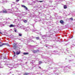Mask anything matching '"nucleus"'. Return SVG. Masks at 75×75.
<instances>
[{
    "instance_id": "f257e3e1",
    "label": "nucleus",
    "mask_w": 75,
    "mask_h": 75,
    "mask_svg": "<svg viewBox=\"0 0 75 75\" xmlns=\"http://www.w3.org/2000/svg\"><path fill=\"white\" fill-rule=\"evenodd\" d=\"M44 58L45 59H47V62L50 64V65H51V64H52V59H50L49 57H45Z\"/></svg>"
},
{
    "instance_id": "f03ea898",
    "label": "nucleus",
    "mask_w": 75,
    "mask_h": 75,
    "mask_svg": "<svg viewBox=\"0 0 75 75\" xmlns=\"http://www.w3.org/2000/svg\"><path fill=\"white\" fill-rule=\"evenodd\" d=\"M58 52V51H57V50H54L53 52H48L47 54H49L50 55H51L53 54H55L56 53H57Z\"/></svg>"
},
{
    "instance_id": "7ed1b4c3",
    "label": "nucleus",
    "mask_w": 75,
    "mask_h": 75,
    "mask_svg": "<svg viewBox=\"0 0 75 75\" xmlns=\"http://www.w3.org/2000/svg\"><path fill=\"white\" fill-rule=\"evenodd\" d=\"M7 23H10L9 22H0V25L1 27H3V26H4V25L6 24H7Z\"/></svg>"
},
{
    "instance_id": "20e7f679",
    "label": "nucleus",
    "mask_w": 75,
    "mask_h": 75,
    "mask_svg": "<svg viewBox=\"0 0 75 75\" xmlns=\"http://www.w3.org/2000/svg\"><path fill=\"white\" fill-rule=\"evenodd\" d=\"M67 67H68V66H66L64 67V72L68 73L69 72V70L66 69V68H67Z\"/></svg>"
},
{
    "instance_id": "39448f33",
    "label": "nucleus",
    "mask_w": 75,
    "mask_h": 75,
    "mask_svg": "<svg viewBox=\"0 0 75 75\" xmlns=\"http://www.w3.org/2000/svg\"><path fill=\"white\" fill-rule=\"evenodd\" d=\"M17 43H13V48L15 50H16L17 48Z\"/></svg>"
},
{
    "instance_id": "423d86ee",
    "label": "nucleus",
    "mask_w": 75,
    "mask_h": 75,
    "mask_svg": "<svg viewBox=\"0 0 75 75\" xmlns=\"http://www.w3.org/2000/svg\"><path fill=\"white\" fill-rule=\"evenodd\" d=\"M60 72V71L58 70H55L53 71L54 74H57Z\"/></svg>"
},
{
    "instance_id": "0eeeda50",
    "label": "nucleus",
    "mask_w": 75,
    "mask_h": 75,
    "mask_svg": "<svg viewBox=\"0 0 75 75\" xmlns=\"http://www.w3.org/2000/svg\"><path fill=\"white\" fill-rule=\"evenodd\" d=\"M7 45L8 47H10V45L8 43H2V45H0V47H2L3 45Z\"/></svg>"
},
{
    "instance_id": "6e6552de",
    "label": "nucleus",
    "mask_w": 75,
    "mask_h": 75,
    "mask_svg": "<svg viewBox=\"0 0 75 75\" xmlns=\"http://www.w3.org/2000/svg\"><path fill=\"white\" fill-rule=\"evenodd\" d=\"M7 67H8L9 68H10V70H11V69H13V68L12 67H13V66H12V65H11V64H7Z\"/></svg>"
},
{
    "instance_id": "1a4fd4ad",
    "label": "nucleus",
    "mask_w": 75,
    "mask_h": 75,
    "mask_svg": "<svg viewBox=\"0 0 75 75\" xmlns=\"http://www.w3.org/2000/svg\"><path fill=\"white\" fill-rule=\"evenodd\" d=\"M1 13H7V11H6V10H4L3 11H1L0 12Z\"/></svg>"
},
{
    "instance_id": "9d476101",
    "label": "nucleus",
    "mask_w": 75,
    "mask_h": 75,
    "mask_svg": "<svg viewBox=\"0 0 75 75\" xmlns=\"http://www.w3.org/2000/svg\"><path fill=\"white\" fill-rule=\"evenodd\" d=\"M48 36H45V35H43L42 36V38L43 39H45Z\"/></svg>"
},
{
    "instance_id": "9b49d317",
    "label": "nucleus",
    "mask_w": 75,
    "mask_h": 75,
    "mask_svg": "<svg viewBox=\"0 0 75 75\" xmlns=\"http://www.w3.org/2000/svg\"><path fill=\"white\" fill-rule=\"evenodd\" d=\"M46 24L48 25H49L50 26H51V25H52V24H51V22H47L46 23Z\"/></svg>"
},
{
    "instance_id": "f8f14e48",
    "label": "nucleus",
    "mask_w": 75,
    "mask_h": 75,
    "mask_svg": "<svg viewBox=\"0 0 75 75\" xmlns=\"http://www.w3.org/2000/svg\"><path fill=\"white\" fill-rule=\"evenodd\" d=\"M32 51L33 52H34V53H37V52H39V50H38L36 51L35 50H33Z\"/></svg>"
},
{
    "instance_id": "ddd939ff",
    "label": "nucleus",
    "mask_w": 75,
    "mask_h": 75,
    "mask_svg": "<svg viewBox=\"0 0 75 75\" xmlns=\"http://www.w3.org/2000/svg\"><path fill=\"white\" fill-rule=\"evenodd\" d=\"M21 53V51H19V52L18 51H17L16 52V55H19V54H20Z\"/></svg>"
},
{
    "instance_id": "4468645a",
    "label": "nucleus",
    "mask_w": 75,
    "mask_h": 75,
    "mask_svg": "<svg viewBox=\"0 0 75 75\" xmlns=\"http://www.w3.org/2000/svg\"><path fill=\"white\" fill-rule=\"evenodd\" d=\"M36 37H33V36H32V37H30V39L31 40H32V39H34V38H35Z\"/></svg>"
},
{
    "instance_id": "2eb2a0df",
    "label": "nucleus",
    "mask_w": 75,
    "mask_h": 75,
    "mask_svg": "<svg viewBox=\"0 0 75 75\" xmlns=\"http://www.w3.org/2000/svg\"><path fill=\"white\" fill-rule=\"evenodd\" d=\"M23 21L24 22V23H27V22L28 21L27 20L23 19Z\"/></svg>"
},
{
    "instance_id": "dca6fc26",
    "label": "nucleus",
    "mask_w": 75,
    "mask_h": 75,
    "mask_svg": "<svg viewBox=\"0 0 75 75\" xmlns=\"http://www.w3.org/2000/svg\"><path fill=\"white\" fill-rule=\"evenodd\" d=\"M15 26V25H13V24H11V25H9V27H14Z\"/></svg>"
},
{
    "instance_id": "f3484780",
    "label": "nucleus",
    "mask_w": 75,
    "mask_h": 75,
    "mask_svg": "<svg viewBox=\"0 0 75 75\" xmlns=\"http://www.w3.org/2000/svg\"><path fill=\"white\" fill-rule=\"evenodd\" d=\"M29 29L30 28H27L25 30V31H28V30H29Z\"/></svg>"
},
{
    "instance_id": "a211bd4d",
    "label": "nucleus",
    "mask_w": 75,
    "mask_h": 75,
    "mask_svg": "<svg viewBox=\"0 0 75 75\" xmlns=\"http://www.w3.org/2000/svg\"><path fill=\"white\" fill-rule=\"evenodd\" d=\"M29 53L28 52H24L23 53V55H28V54H29Z\"/></svg>"
},
{
    "instance_id": "6ab92c4d",
    "label": "nucleus",
    "mask_w": 75,
    "mask_h": 75,
    "mask_svg": "<svg viewBox=\"0 0 75 75\" xmlns=\"http://www.w3.org/2000/svg\"><path fill=\"white\" fill-rule=\"evenodd\" d=\"M60 23L61 24H64V22L62 20H61L60 21Z\"/></svg>"
},
{
    "instance_id": "aec40b11",
    "label": "nucleus",
    "mask_w": 75,
    "mask_h": 75,
    "mask_svg": "<svg viewBox=\"0 0 75 75\" xmlns=\"http://www.w3.org/2000/svg\"><path fill=\"white\" fill-rule=\"evenodd\" d=\"M3 1H4V0H0V3H3Z\"/></svg>"
},
{
    "instance_id": "412c9836",
    "label": "nucleus",
    "mask_w": 75,
    "mask_h": 75,
    "mask_svg": "<svg viewBox=\"0 0 75 75\" xmlns=\"http://www.w3.org/2000/svg\"><path fill=\"white\" fill-rule=\"evenodd\" d=\"M29 74H30V73H25V74H23V75H29Z\"/></svg>"
},
{
    "instance_id": "4be33fe9",
    "label": "nucleus",
    "mask_w": 75,
    "mask_h": 75,
    "mask_svg": "<svg viewBox=\"0 0 75 75\" xmlns=\"http://www.w3.org/2000/svg\"><path fill=\"white\" fill-rule=\"evenodd\" d=\"M64 9H65L67 8V5H64Z\"/></svg>"
},
{
    "instance_id": "5701e85b",
    "label": "nucleus",
    "mask_w": 75,
    "mask_h": 75,
    "mask_svg": "<svg viewBox=\"0 0 75 75\" xmlns=\"http://www.w3.org/2000/svg\"><path fill=\"white\" fill-rule=\"evenodd\" d=\"M18 34H18L19 36H20V37H21V36H22V34H21L20 33H19Z\"/></svg>"
},
{
    "instance_id": "b1692460",
    "label": "nucleus",
    "mask_w": 75,
    "mask_h": 75,
    "mask_svg": "<svg viewBox=\"0 0 75 75\" xmlns=\"http://www.w3.org/2000/svg\"><path fill=\"white\" fill-rule=\"evenodd\" d=\"M53 69V68L52 67H49V68L48 69V70H50V69Z\"/></svg>"
},
{
    "instance_id": "393cba45",
    "label": "nucleus",
    "mask_w": 75,
    "mask_h": 75,
    "mask_svg": "<svg viewBox=\"0 0 75 75\" xmlns=\"http://www.w3.org/2000/svg\"><path fill=\"white\" fill-rule=\"evenodd\" d=\"M74 61V59H72V60H70L68 61V62H71V61Z\"/></svg>"
},
{
    "instance_id": "a878e982",
    "label": "nucleus",
    "mask_w": 75,
    "mask_h": 75,
    "mask_svg": "<svg viewBox=\"0 0 75 75\" xmlns=\"http://www.w3.org/2000/svg\"><path fill=\"white\" fill-rule=\"evenodd\" d=\"M41 63H42V62H41V61H40L39 62V65H40V64H41Z\"/></svg>"
},
{
    "instance_id": "bb28decb",
    "label": "nucleus",
    "mask_w": 75,
    "mask_h": 75,
    "mask_svg": "<svg viewBox=\"0 0 75 75\" xmlns=\"http://www.w3.org/2000/svg\"><path fill=\"white\" fill-rule=\"evenodd\" d=\"M21 6L22 7H23L24 8H25V6L24 5H22Z\"/></svg>"
},
{
    "instance_id": "cd10ccee",
    "label": "nucleus",
    "mask_w": 75,
    "mask_h": 75,
    "mask_svg": "<svg viewBox=\"0 0 75 75\" xmlns=\"http://www.w3.org/2000/svg\"><path fill=\"white\" fill-rule=\"evenodd\" d=\"M35 38L37 40H38L40 39V37H36Z\"/></svg>"
},
{
    "instance_id": "c85d7f7f",
    "label": "nucleus",
    "mask_w": 75,
    "mask_h": 75,
    "mask_svg": "<svg viewBox=\"0 0 75 75\" xmlns=\"http://www.w3.org/2000/svg\"><path fill=\"white\" fill-rule=\"evenodd\" d=\"M68 67H67V68H68L69 69H71V67H69L68 66H67Z\"/></svg>"
},
{
    "instance_id": "c756f323",
    "label": "nucleus",
    "mask_w": 75,
    "mask_h": 75,
    "mask_svg": "<svg viewBox=\"0 0 75 75\" xmlns=\"http://www.w3.org/2000/svg\"><path fill=\"white\" fill-rule=\"evenodd\" d=\"M69 19L71 20V21H73V18H70Z\"/></svg>"
},
{
    "instance_id": "7c9ffc66",
    "label": "nucleus",
    "mask_w": 75,
    "mask_h": 75,
    "mask_svg": "<svg viewBox=\"0 0 75 75\" xmlns=\"http://www.w3.org/2000/svg\"><path fill=\"white\" fill-rule=\"evenodd\" d=\"M72 44H73V45H75V42H72Z\"/></svg>"
},
{
    "instance_id": "2f4dec72",
    "label": "nucleus",
    "mask_w": 75,
    "mask_h": 75,
    "mask_svg": "<svg viewBox=\"0 0 75 75\" xmlns=\"http://www.w3.org/2000/svg\"><path fill=\"white\" fill-rule=\"evenodd\" d=\"M3 16H0V20H1V19H3Z\"/></svg>"
},
{
    "instance_id": "473e14b6",
    "label": "nucleus",
    "mask_w": 75,
    "mask_h": 75,
    "mask_svg": "<svg viewBox=\"0 0 75 75\" xmlns=\"http://www.w3.org/2000/svg\"><path fill=\"white\" fill-rule=\"evenodd\" d=\"M21 67H23V66H24V64H21Z\"/></svg>"
},
{
    "instance_id": "72a5a7b5",
    "label": "nucleus",
    "mask_w": 75,
    "mask_h": 75,
    "mask_svg": "<svg viewBox=\"0 0 75 75\" xmlns=\"http://www.w3.org/2000/svg\"><path fill=\"white\" fill-rule=\"evenodd\" d=\"M25 8L26 10H28V8H27V7H26V6H25Z\"/></svg>"
},
{
    "instance_id": "f704fd0d",
    "label": "nucleus",
    "mask_w": 75,
    "mask_h": 75,
    "mask_svg": "<svg viewBox=\"0 0 75 75\" xmlns=\"http://www.w3.org/2000/svg\"><path fill=\"white\" fill-rule=\"evenodd\" d=\"M65 1V0H60L59 1Z\"/></svg>"
},
{
    "instance_id": "c9c22d12",
    "label": "nucleus",
    "mask_w": 75,
    "mask_h": 75,
    "mask_svg": "<svg viewBox=\"0 0 75 75\" xmlns=\"http://www.w3.org/2000/svg\"><path fill=\"white\" fill-rule=\"evenodd\" d=\"M20 1V0H16V2H18V1Z\"/></svg>"
},
{
    "instance_id": "e433bc0d",
    "label": "nucleus",
    "mask_w": 75,
    "mask_h": 75,
    "mask_svg": "<svg viewBox=\"0 0 75 75\" xmlns=\"http://www.w3.org/2000/svg\"><path fill=\"white\" fill-rule=\"evenodd\" d=\"M14 31L15 32V33H16V32H17V29L15 30Z\"/></svg>"
},
{
    "instance_id": "4c0bfd02",
    "label": "nucleus",
    "mask_w": 75,
    "mask_h": 75,
    "mask_svg": "<svg viewBox=\"0 0 75 75\" xmlns=\"http://www.w3.org/2000/svg\"><path fill=\"white\" fill-rule=\"evenodd\" d=\"M2 44H3V43L1 42H0V45H2Z\"/></svg>"
},
{
    "instance_id": "58836bf2",
    "label": "nucleus",
    "mask_w": 75,
    "mask_h": 75,
    "mask_svg": "<svg viewBox=\"0 0 75 75\" xmlns=\"http://www.w3.org/2000/svg\"><path fill=\"white\" fill-rule=\"evenodd\" d=\"M71 56H73V54H71V56H69V57H71Z\"/></svg>"
},
{
    "instance_id": "ea45409f",
    "label": "nucleus",
    "mask_w": 75,
    "mask_h": 75,
    "mask_svg": "<svg viewBox=\"0 0 75 75\" xmlns=\"http://www.w3.org/2000/svg\"><path fill=\"white\" fill-rule=\"evenodd\" d=\"M43 2V1H39V2H40V3H41L42 2Z\"/></svg>"
},
{
    "instance_id": "a19ab883",
    "label": "nucleus",
    "mask_w": 75,
    "mask_h": 75,
    "mask_svg": "<svg viewBox=\"0 0 75 75\" xmlns=\"http://www.w3.org/2000/svg\"><path fill=\"white\" fill-rule=\"evenodd\" d=\"M18 11H19V12H21V11H16V12H18Z\"/></svg>"
},
{
    "instance_id": "79ce46f5",
    "label": "nucleus",
    "mask_w": 75,
    "mask_h": 75,
    "mask_svg": "<svg viewBox=\"0 0 75 75\" xmlns=\"http://www.w3.org/2000/svg\"><path fill=\"white\" fill-rule=\"evenodd\" d=\"M3 58H4V59H6V57H4Z\"/></svg>"
},
{
    "instance_id": "37998d69",
    "label": "nucleus",
    "mask_w": 75,
    "mask_h": 75,
    "mask_svg": "<svg viewBox=\"0 0 75 75\" xmlns=\"http://www.w3.org/2000/svg\"><path fill=\"white\" fill-rule=\"evenodd\" d=\"M12 9H8V10H12Z\"/></svg>"
},
{
    "instance_id": "c03bdc74",
    "label": "nucleus",
    "mask_w": 75,
    "mask_h": 75,
    "mask_svg": "<svg viewBox=\"0 0 75 75\" xmlns=\"http://www.w3.org/2000/svg\"><path fill=\"white\" fill-rule=\"evenodd\" d=\"M13 52L14 54H16V52H14V51H13Z\"/></svg>"
},
{
    "instance_id": "a18cd8bd",
    "label": "nucleus",
    "mask_w": 75,
    "mask_h": 75,
    "mask_svg": "<svg viewBox=\"0 0 75 75\" xmlns=\"http://www.w3.org/2000/svg\"><path fill=\"white\" fill-rule=\"evenodd\" d=\"M13 5H14V4H11V7H12V6H13Z\"/></svg>"
},
{
    "instance_id": "49530a36",
    "label": "nucleus",
    "mask_w": 75,
    "mask_h": 75,
    "mask_svg": "<svg viewBox=\"0 0 75 75\" xmlns=\"http://www.w3.org/2000/svg\"><path fill=\"white\" fill-rule=\"evenodd\" d=\"M45 47H48V46L47 45H45Z\"/></svg>"
},
{
    "instance_id": "de8ad7c7",
    "label": "nucleus",
    "mask_w": 75,
    "mask_h": 75,
    "mask_svg": "<svg viewBox=\"0 0 75 75\" xmlns=\"http://www.w3.org/2000/svg\"><path fill=\"white\" fill-rule=\"evenodd\" d=\"M39 68H40V69H41V67H39Z\"/></svg>"
},
{
    "instance_id": "09e8293b",
    "label": "nucleus",
    "mask_w": 75,
    "mask_h": 75,
    "mask_svg": "<svg viewBox=\"0 0 75 75\" xmlns=\"http://www.w3.org/2000/svg\"><path fill=\"white\" fill-rule=\"evenodd\" d=\"M55 48H58V47L56 46Z\"/></svg>"
},
{
    "instance_id": "8fccbe9b",
    "label": "nucleus",
    "mask_w": 75,
    "mask_h": 75,
    "mask_svg": "<svg viewBox=\"0 0 75 75\" xmlns=\"http://www.w3.org/2000/svg\"><path fill=\"white\" fill-rule=\"evenodd\" d=\"M49 30L50 31H51V29H49Z\"/></svg>"
},
{
    "instance_id": "3c124183",
    "label": "nucleus",
    "mask_w": 75,
    "mask_h": 75,
    "mask_svg": "<svg viewBox=\"0 0 75 75\" xmlns=\"http://www.w3.org/2000/svg\"><path fill=\"white\" fill-rule=\"evenodd\" d=\"M17 8V10H18V8Z\"/></svg>"
},
{
    "instance_id": "603ef678",
    "label": "nucleus",
    "mask_w": 75,
    "mask_h": 75,
    "mask_svg": "<svg viewBox=\"0 0 75 75\" xmlns=\"http://www.w3.org/2000/svg\"><path fill=\"white\" fill-rule=\"evenodd\" d=\"M44 42H46V40H44Z\"/></svg>"
},
{
    "instance_id": "864d4df0",
    "label": "nucleus",
    "mask_w": 75,
    "mask_h": 75,
    "mask_svg": "<svg viewBox=\"0 0 75 75\" xmlns=\"http://www.w3.org/2000/svg\"><path fill=\"white\" fill-rule=\"evenodd\" d=\"M0 34H2V33H1V32H0Z\"/></svg>"
},
{
    "instance_id": "5fc2aeb1",
    "label": "nucleus",
    "mask_w": 75,
    "mask_h": 75,
    "mask_svg": "<svg viewBox=\"0 0 75 75\" xmlns=\"http://www.w3.org/2000/svg\"><path fill=\"white\" fill-rule=\"evenodd\" d=\"M67 44H66V45H67Z\"/></svg>"
},
{
    "instance_id": "6e6d98bb",
    "label": "nucleus",
    "mask_w": 75,
    "mask_h": 75,
    "mask_svg": "<svg viewBox=\"0 0 75 75\" xmlns=\"http://www.w3.org/2000/svg\"><path fill=\"white\" fill-rule=\"evenodd\" d=\"M42 24H44L45 23H44V22H43V23H42Z\"/></svg>"
},
{
    "instance_id": "4d7b16f0",
    "label": "nucleus",
    "mask_w": 75,
    "mask_h": 75,
    "mask_svg": "<svg viewBox=\"0 0 75 75\" xmlns=\"http://www.w3.org/2000/svg\"><path fill=\"white\" fill-rule=\"evenodd\" d=\"M57 67H55V68H54V69H57Z\"/></svg>"
},
{
    "instance_id": "13d9d810",
    "label": "nucleus",
    "mask_w": 75,
    "mask_h": 75,
    "mask_svg": "<svg viewBox=\"0 0 75 75\" xmlns=\"http://www.w3.org/2000/svg\"><path fill=\"white\" fill-rule=\"evenodd\" d=\"M9 74H11V72H10V73H9Z\"/></svg>"
},
{
    "instance_id": "bf43d9fd",
    "label": "nucleus",
    "mask_w": 75,
    "mask_h": 75,
    "mask_svg": "<svg viewBox=\"0 0 75 75\" xmlns=\"http://www.w3.org/2000/svg\"><path fill=\"white\" fill-rule=\"evenodd\" d=\"M66 50H67V51H68V49H66Z\"/></svg>"
},
{
    "instance_id": "052dcab7",
    "label": "nucleus",
    "mask_w": 75,
    "mask_h": 75,
    "mask_svg": "<svg viewBox=\"0 0 75 75\" xmlns=\"http://www.w3.org/2000/svg\"><path fill=\"white\" fill-rule=\"evenodd\" d=\"M33 31H35V30H33Z\"/></svg>"
},
{
    "instance_id": "680f3d73",
    "label": "nucleus",
    "mask_w": 75,
    "mask_h": 75,
    "mask_svg": "<svg viewBox=\"0 0 75 75\" xmlns=\"http://www.w3.org/2000/svg\"><path fill=\"white\" fill-rule=\"evenodd\" d=\"M50 47H53V46H50Z\"/></svg>"
},
{
    "instance_id": "e2e57ef3",
    "label": "nucleus",
    "mask_w": 75,
    "mask_h": 75,
    "mask_svg": "<svg viewBox=\"0 0 75 75\" xmlns=\"http://www.w3.org/2000/svg\"><path fill=\"white\" fill-rule=\"evenodd\" d=\"M17 17H20L19 16H17Z\"/></svg>"
},
{
    "instance_id": "0e129e2a",
    "label": "nucleus",
    "mask_w": 75,
    "mask_h": 75,
    "mask_svg": "<svg viewBox=\"0 0 75 75\" xmlns=\"http://www.w3.org/2000/svg\"><path fill=\"white\" fill-rule=\"evenodd\" d=\"M15 56H16V55L15 54L14 55V57H15Z\"/></svg>"
},
{
    "instance_id": "69168bd1",
    "label": "nucleus",
    "mask_w": 75,
    "mask_h": 75,
    "mask_svg": "<svg viewBox=\"0 0 75 75\" xmlns=\"http://www.w3.org/2000/svg\"><path fill=\"white\" fill-rule=\"evenodd\" d=\"M13 3H15V2H13Z\"/></svg>"
},
{
    "instance_id": "338daca9",
    "label": "nucleus",
    "mask_w": 75,
    "mask_h": 75,
    "mask_svg": "<svg viewBox=\"0 0 75 75\" xmlns=\"http://www.w3.org/2000/svg\"><path fill=\"white\" fill-rule=\"evenodd\" d=\"M70 48H71V50H72V47H71Z\"/></svg>"
},
{
    "instance_id": "774afa93",
    "label": "nucleus",
    "mask_w": 75,
    "mask_h": 75,
    "mask_svg": "<svg viewBox=\"0 0 75 75\" xmlns=\"http://www.w3.org/2000/svg\"><path fill=\"white\" fill-rule=\"evenodd\" d=\"M28 42H30V41H28Z\"/></svg>"
}]
</instances>
